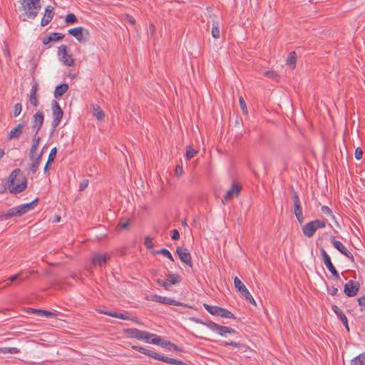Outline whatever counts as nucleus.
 Wrapping results in <instances>:
<instances>
[{
  "instance_id": "1",
  "label": "nucleus",
  "mask_w": 365,
  "mask_h": 365,
  "mask_svg": "<svg viewBox=\"0 0 365 365\" xmlns=\"http://www.w3.org/2000/svg\"><path fill=\"white\" fill-rule=\"evenodd\" d=\"M38 202V198H36L29 203L22 204L16 207L10 208L6 212H3L0 214V220H6L13 217H19L29 210H34Z\"/></svg>"
},
{
  "instance_id": "2",
  "label": "nucleus",
  "mask_w": 365,
  "mask_h": 365,
  "mask_svg": "<svg viewBox=\"0 0 365 365\" xmlns=\"http://www.w3.org/2000/svg\"><path fill=\"white\" fill-rule=\"evenodd\" d=\"M133 349L138 351H139L141 354H143L146 356H148L150 357H152L155 359L161 361L165 363L170 364H175V365H188L186 363L183 362L181 360L175 359L173 358L168 357L165 356H163L159 354L157 352H155L152 350L147 349L143 347L140 346H133Z\"/></svg>"
},
{
  "instance_id": "3",
  "label": "nucleus",
  "mask_w": 365,
  "mask_h": 365,
  "mask_svg": "<svg viewBox=\"0 0 365 365\" xmlns=\"http://www.w3.org/2000/svg\"><path fill=\"white\" fill-rule=\"evenodd\" d=\"M23 10L30 19H34L41 8L40 0H19Z\"/></svg>"
},
{
  "instance_id": "4",
  "label": "nucleus",
  "mask_w": 365,
  "mask_h": 365,
  "mask_svg": "<svg viewBox=\"0 0 365 365\" xmlns=\"http://www.w3.org/2000/svg\"><path fill=\"white\" fill-rule=\"evenodd\" d=\"M125 333L128 337L137 339L140 341H144L147 343H150L152 338H155V334L142 331L135 328L127 329Z\"/></svg>"
},
{
  "instance_id": "5",
  "label": "nucleus",
  "mask_w": 365,
  "mask_h": 365,
  "mask_svg": "<svg viewBox=\"0 0 365 365\" xmlns=\"http://www.w3.org/2000/svg\"><path fill=\"white\" fill-rule=\"evenodd\" d=\"M203 307L205 309L211 314L221 317L226 319H235V316L227 309L217 307V306H212L207 304L204 303Z\"/></svg>"
},
{
  "instance_id": "6",
  "label": "nucleus",
  "mask_w": 365,
  "mask_h": 365,
  "mask_svg": "<svg viewBox=\"0 0 365 365\" xmlns=\"http://www.w3.org/2000/svg\"><path fill=\"white\" fill-rule=\"evenodd\" d=\"M19 173L20 169H15L14 170L12 171L9 178V187L10 188V187L12 186V188L10 189V192L13 194L20 193L22 191H24L27 187L26 180L18 183L16 185L14 186L15 180Z\"/></svg>"
},
{
  "instance_id": "7",
  "label": "nucleus",
  "mask_w": 365,
  "mask_h": 365,
  "mask_svg": "<svg viewBox=\"0 0 365 365\" xmlns=\"http://www.w3.org/2000/svg\"><path fill=\"white\" fill-rule=\"evenodd\" d=\"M325 226L326 223L324 221L319 220H313L302 227V232L305 237L310 238L313 237L318 229L324 228Z\"/></svg>"
},
{
  "instance_id": "8",
  "label": "nucleus",
  "mask_w": 365,
  "mask_h": 365,
  "mask_svg": "<svg viewBox=\"0 0 365 365\" xmlns=\"http://www.w3.org/2000/svg\"><path fill=\"white\" fill-rule=\"evenodd\" d=\"M68 34L75 37L81 43H86L90 38L89 31L81 26L69 29Z\"/></svg>"
},
{
  "instance_id": "9",
  "label": "nucleus",
  "mask_w": 365,
  "mask_h": 365,
  "mask_svg": "<svg viewBox=\"0 0 365 365\" xmlns=\"http://www.w3.org/2000/svg\"><path fill=\"white\" fill-rule=\"evenodd\" d=\"M234 284L235 288L243 296L246 301L249 302L252 304L256 305L255 300L252 297V294L250 293L249 290L247 289L245 285L237 277H235L234 278Z\"/></svg>"
},
{
  "instance_id": "10",
  "label": "nucleus",
  "mask_w": 365,
  "mask_h": 365,
  "mask_svg": "<svg viewBox=\"0 0 365 365\" xmlns=\"http://www.w3.org/2000/svg\"><path fill=\"white\" fill-rule=\"evenodd\" d=\"M292 198L294 203V211L295 216L300 224H302L304 222L303 212L301 206V202L299 197L297 195V192L295 191L294 188L292 190Z\"/></svg>"
},
{
  "instance_id": "11",
  "label": "nucleus",
  "mask_w": 365,
  "mask_h": 365,
  "mask_svg": "<svg viewBox=\"0 0 365 365\" xmlns=\"http://www.w3.org/2000/svg\"><path fill=\"white\" fill-rule=\"evenodd\" d=\"M58 55L64 65L68 66L74 65V59L72 55L68 53L66 46L61 45L58 47Z\"/></svg>"
},
{
  "instance_id": "12",
  "label": "nucleus",
  "mask_w": 365,
  "mask_h": 365,
  "mask_svg": "<svg viewBox=\"0 0 365 365\" xmlns=\"http://www.w3.org/2000/svg\"><path fill=\"white\" fill-rule=\"evenodd\" d=\"M52 111H53V121H52V127L53 129L55 130L56 128L59 125L61 118L63 115V111L60 107L59 104L56 101H53L52 102Z\"/></svg>"
},
{
  "instance_id": "13",
  "label": "nucleus",
  "mask_w": 365,
  "mask_h": 365,
  "mask_svg": "<svg viewBox=\"0 0 365 365\" xmlns=\"http://www.w3.org/2000/svg\"><path fill=\"white\" fill-rule=\"evenodd\" d=\"M360 289V284L358 281L349 280L344 284V292L349 297H355Z\"/></svg>"
},
{
  "instance_id": "14",
  "label": "nucleus",
  "mask_w": 365,
  "mask_h": 365,
  "mask_svg": "<svg viewBox=\"0 0 365 365\" xmlns=\"http://www.w3.org/2000/svg\"><path fill=\"white\" fill-rule=\"evenodd\" d=\"M320 253L322 257L323 261L324 262V264L326 265L327 268L329 270V272L332 274V275L336 279H339V274L334 267V264L331 262V257L327 254V252L325 251L324 248L320 249Z\"/></svg>"
},
{
  "instance_id": "15",
  "label": "nucleus",
  "mask_w": 365,
  "mask_h": 365,
  "mask_svg": "<svg viewBox=\"0 0 365 365\" xmlns=\"http://www.w3.org/2000/svg\"><path fill=\"white\" fill-rule=\"evenodd\" d=\"M176 253L183 263L186 264L190 267H192L191 255L187 248L178 247L176 249Z\"/></svg>"
},
{
  "instance_id": "16",
  "label": "nucleus",
  "mask_w": 365,
  "mask_h": 365,
  "mask_svg": "<svg viewBox=\"0 0 365 365\" xmlns=\"http://www.w3.org/2000/svg\"><path fill=\"white\" fill-rule=\"evenodd\" d=\"M242 186L236 182L232 183L230 189H229L225 195L224 196V199L222 200L223 203H225V201L227 202L233 199L235 197H237L241 190H242Z\"/></svg>"
},
{
  "instance_id": "17",
  "label": "nucleus",
  "mask_w": 365,
  "mask_h": 365,
  "mask_svg": "<svg viewBox=\"0 0 365 365\" xmlns=\"http://www.w3.org/2000/svg\"><path fill=\"white\" fill-rule=\"evenodd\" d=\"M44 120V115L43 112L38 111L35 113L31 118L32 128L36 131V135H38V131L41 130Z\"/></svg>"
},
{
  "instance_id": "18",
  "label": "nucleus",
  "mask_w": 365,
  "mask_h": 365,
  "mask_svg": "<svg viewBox=\"0 0 365 365\" xmlns=\"http://www.w3.org/2000/svg\"><path fill=\"white\" fill-rule=\"evenodd\" d=\"M331 244L334 247L339 251L342 255L346 256L351 262H354V257L352 253L350 252L340 241L333 239L331 240Z\"/></svg>"
},
{
  "instance_id": "19",
  "label": "nucleus",
  "mask_w": 365,
  "mask_h": 365,
  "mask_svg": "<svg viewBox=\"0 0 365 365\" xmlns=\"http://www.w3.org/2000/svg\"><path fill=\"white\" fill-rule=\"evenodd\" d=\"M110 259V256L108 254H95L92 257V264L94 266L98 265L102 267L106 264Z\"/></svg>"
},
{
  "instance_id": "20",
  "label": "nucleus",
  "mask_w": 365,
  "mask_h": 365,
  "mask_svg": "<svg viewBox=\"0 0 365 365\" xmlns=\"http://www.w3.org/2000/svg\"><path fill=\"white\" fill-rule=\"evenodd\" d=\"M98 312H99V313H101V314H103L112 317L123 319V320H130L131 319L129 315H128L127 314L118 313L115 312H110V311L102 310V309H100ZM132 320L136 323H138V320L136 318L135 319H132Z\"/></svg>"
},
{
  "instance_id": "21",
  "label": "nucleus",
  "mask_w": 365,
  "mask_h": 365,
  "mask_svg": "<svg viewBox=\"0 0 365 365\" xmlns=\"http://www.w3.org/2000/svg\"><path fill=\"white\" fill-rule=\"evenodd\" d=\"M38 90V82H35L31 89L29 94V102L34 106L37 107L39 106V101L37 96V92Z\"/></svg>"
},
{
  "instance_id": "22",
  "label": "nucleus",
  "mask_w": 365,
  "mask_h": 365,
  "mask_svg": "<svg viewBox=\"0 0 365 365\" xmlns=\"http://www.w3.org/2000/svg\"><path fill=\"white\" fill-rule=\"evenodd\" d=\"M54 16L53 7L48 6L46 7L43 17L41 19V24L42 26L48 25L52 20Z\"/></svg>"
},
{
  "instance_id": "23",
  "label": "nucleus",
  "mask_w": 365,
  "mask_h": 365,
  "mask_svg": "<svg viewBox=\"0 0 365 365\" xmlns=\"http://www.w3.org/2000/svg\"><path fill=\"white\" fill-rule=\"evenodd\" d=\"M25 126V123H19L15 128H14L8 134L9 139H18L23 133V130Z\"/></svg>"
},
{
  "instance_id": "24",
  "label": "nucleus",
  "mask_w": 365,
  "mask_h": 365,
  "mask_svg": "<svg viewBox=\"0 0 365 365\" xmlns=\"http://www.w3.org/2000/svg\"><path fill=\"white\" fill-rule=\"evenodd\" d=\"M65 35L61 33L53 32L49 36L42 38V43L44 45L48 44L51 41H58L64 38Z\"/></svg>"
},
{
  "instance_id": "25",
  "label": "nucleus",
  "mask_w": 365,
  "mask_h": 365,
  "mask_svg": "<svg viewBox=\"0 0 365 365\" xmlns=\"http://www.w3.org/2000/svg\"><path fill=\"white\" fill-rule=\"evenodd\" d=\"M192 320L193 322H196V323L202 324L203 325H205L206 327H207L212 331L217 332L218 330L220 329V325L217 324V323H215V322H213L212 321H208V322H204L202 319L196 318V317H192Z\"/></svg>"
},
{
  "instance_id": "26",
  "label": "nucleus",
  "mask_w": 365,
  "mask_h": 365,
  "mask_svg": "<svg viewBox=\"0 0 365 365\" xmlns=\"http://www.w3.org/2000/svg\"><path fill=\"white\" fill-rule=\"evenodd\" d=\"M43 149H44V148ZM43 152V150H42L38 155H34V158H30V160L32 161V163L30 165V171L34 174L37 171L38 168Z\"/></svg>"
},
{
  "instance_id": "27",
  "label": "nucleus",
  "mask_w": 365,
  "mask_h": 365,
  "mask_svg": "<svg viewBox=\"0 0 365 365\" xmlns=\"http://www.w3.org/2000/svg\"><path fill=\"white\" fill-rule=\"evenodd\" d=\"M332 310L333 312L337 315L339 319L341 321L343 324L345 326L346 329L349 331V325H348V319L346 315L343 313V312L336 306L333 305L332 306Z\"/></svg>"
},
{
  "instance_id": "28",
  "label": "nucleus",
  "mask_w": 365,
  "mask_h": 365,
  "mask_svg": "<svg viewBox=\"0 0 365 365\" xmlns=\"http://www.w3.org/2000/svg\"><path fill=\"white\" fill-rule=\"evenodd\" d=\"M31 312L37 314L38 317H43L46 318H55L56 314L50 311L40 309H31Z\"/></svg>"
},
{
  "instance_id": "29",
  "label": "nucleus",
  "mask_w": 365,
  "mask_h": 365,
  "mask_svg": "<svg viewBox=\"0 0 365 365\" xmlns=\"http://www.w3.org/2000/svg\"><path fill=\"white\" fill-rule=\"evenodd\" d=\"M69 87L67 83H61L56 87L54 91V96L56 98H60L64 93H66Z\"/></svg>"
},
{
  "instance_id": "30",
  "label": "nucleus",
  "mask_w": 365,
  "mask_h": 365,
  "mask_svg": "<svg viewBox=\"0 0 365 365\" xmlns=\"http://www.w3.org/2000/svg\"><path fill=\"white\" fill-rule=\"evenodd\" d=\"M151 344L160 345L162 347L168 348L170 346L171 342L170 341H164L160 336L155 334V338H152L150 341Z\"/></svg>"
},
{
  "instance_id": "31",
  "label": "nucleus",
  "mask_w": 365,
  "mask_h": 365,
  "mask_svg": "<svg viewBox=\"0 0 365 365\" xmlns=\"http://www.w3.org/2000/svg\"><path fill=\"white\" fill-rule=\"evenodd\" d=\"M286 62L292 68H295L297 63V53L295 51H291L289 53Z\"/></svg>"
},
{
  "instance_id": "32",
  "label": "nucleus",
  "mask_w": 365,
  "mask_h": 365,
  "mask_svg": "<svg viewBox=\"0 0 365 365\" xmlns=\"http://www.w3.org/2000/svg\"><path fill=\"white\" fill-rule=\"evenodd\" d=\"M350 365H365V354L362 353L351 361Z\"/></svg>"
},
{
  "instance_id": "33",
  "label": "nucleus",
  "mask_w": 365,
  "mask_h": 365,
  "mask_svg": "<svg viewBox=\"0 0 365 365\" xmlns=\"http://www.w3.org/2000/svg\"><path fill=\"white\" fill-rule=\"evenodd\" d=\"M167 276L171 285L178 284L181 282V277L178 274H168Z\"/></svg>"
},
{
  "instance_id": "34",
  "label": "nucleus",
  "mask_w": 365,
  "mask_h": 365,
  "mask_svg": "<svg viewBox=\"0 0 365 365\" xmlns=\"http://www.w3.org/2000/svg\"><path fill=\"white\" fill-rule=\"evenodd\" d=\"M93 115L96 116L98 120H103L104 119L105 114L100 107L98 106H93Z\"/></svg>"
},
{
  "instance_id": "35",
  "label": "nucleus",
  "mask_w": 365,
  "mask_h": 365,
  "mask_svg": "<svg viewBox=\"0 0 365 365\" xmlns=\"http://www.w3.org/2000/svg\"><path fill=\"white\" fill-rule=\"evenodd\" d=\"M20 350L16 347H3L0 348V353L1 354H18Z\"/></svg>"
},
{
  "instance_id": "36",
  "label": "nucleus",
  "mask_w": 365,
  "mask_h": 365,
  "mask_svg": "<svg viewBox=\"0 0 365 365\" xmlns=\"http://www.w3.org/2000/svg\"><path fill=\"white\" fill-rule=\"evenodd\" d=\"M167 299L168 298L165 297H162V296L158 295V294H154V295L150 296V300L156 302H159V303H161L163 304H166Z\"/></svg>"
},
{
  "instance_id": "37",
  "label": "nucleus",
  "mask_w": 365,
  "mask_h": 365,
  "mask_svg": "<svg viewBox=\"0 0 365 365\" xmlns=\"http://www.w3.org/2000/svg\"><path fill=\"white\" fill-rule=\"evenodd\" d=\"M155 253L158 255H163V256L168 257L171 261H174L172 254L170 253V252L168 250H167L165 248H163L159 250H157L155 252Z\"/></svg>"
},
{
  "instance_id": "38",
  "label": "nucleus",
  "mask_w": 365,
  "mask_h": 365,
  "mask_svg": "<svg viewBox=\"0 0 365 365\" xmlns=\"http://www.w3.org/2000/svg\"><path fill=\"white\" fill-rule=\"evenodd\" d=\"M220 31L217 23H214L212 28V36L214 38H220Z\"/></svg>"
},
{
  "instance_id": "39",
  "label": "nucleus",
  "mask_w": 365,
  "mask_h": 365,
  "mask_svg": "<svg viewBox=\"0 0 365 365\" xmlns=\"http://www.w3.org/2000/svg\"><path fill=\"white\" fill-rule=\"evenodd\" d=\"M77 21L78 20H77L76 16L73 13H70V14H67L66 16V19H65V22L66 24H74L76 22H77Z\"/></svg>"
},
{
  "instance_id": "40",
  "label": "nucleus",
  "mask_w": 365,
  "mask_h": 365,
  "mask_svg": "<svg viewBox=\"0 0 365 365\" xmlns=\"http://www.w3.org/2000/svg\"><path fill=\"white\" fill-rule=\"evenodd\" d=\"M197 154V150L192 148H187L186 150V158L190 160Z\"/></svg>"
},
{
  "instance_id": "41",
  "label": "nucleus",
  "mask_w": 365,
  "mask_h": 365,
  "mask_svg": "<svg viewBox=\"0 0 365 365\" xmlns=\"http://www.w3.org/2000/svg\"><path fill=\"white\" fill-rule=\"evenodd\" d=\"M157 283L164 287L165 289H168V288L171 286L169 280L167 279L165 280L158 279L156 280Z\"/></svg>"
},
{
  "instance_id": "42",
  "label": "nucleus",
  "mask_w": 365,
  "mask_h": 365,
  "mask_svg": "<svg viewBox=\"0 0 365 365\" xmlns=\"http://www.w3.org/2000/svg\"><path fill=\"white\" fill-rule=\"evenodd\" d=\"M57 153L56 148H53L50 151L48 158V163H51L54 161L56 155Z\"/></svg>"
},
{
  "instance_id": "43",
  "label": "nucleus",
  "mask_w": 365,
  "mask_h": 365,
  "mask_svg": "<svg viewBox=\"0 0 365 365\" xmlns=\"http://www.w3.org/2000/svg\"><path fill=\"white\" fill-rule=\"evenodd\" d=\"M166 304H170V305H174V306H182V307H187V304L182 303V302H178V301H176L175 299H169L168 298L167 299V303Z\"/></svg>"
},
{
  "instance_id": "44",
  "label": "nucleus",
  "mask_w": 365,
  "mask_h": 365,
  "mask_svg": "<svg viewBox=\"0 0 365 365\" xmlns=\"http://www.w3.org/2000/svg\"><path fill=\"white\" fill-rule=\"evenodd\" d=\"M22 110V105L20 103H17L14 107V116L17 117Z\"/></svg>"
},
{
  "instance_id": "45",
  "label": "nucleus",
  "mask_w": 365,
  "mask_h": 365,
  "mask_svg": "<svg viewBox=\"0 0 365 365\" xmlns=\"http://www.w3.org/2000/svg\"><path fill=\"white\" fill-rule=\"evenodd\" d=\"M264 76L272 79H277L278 77L277 73L274 71H267L264 72Z\"/></svg>"
},
{
  "instance_id": "46",
  "label": "nucleus",
  "mask_w": 365,
  "mask_h": 365,
  "mask_svg": "<svg viewBox=\"0 0 365 365\" xmlns=\"http://www.w3.org/2000/svg\"><path fill=\"white\" fill-rule=\"evenodd\" d=\"M144 244L145 247L148 249H150L153 247V242L152 241V239L150 237H146L145 238Z\"/></svg>"
},
{
  "instance_id": "47",
  "label": "nucleus",
  "mask_w": 365,
  "mask_h": 365,
  "mask_svg": "<svg viewBox=\"0 0 365 365\" xmlns=\"http://www.w3.org/2000/svg\"><path fill=\"white\" fill-rule=\"evenodd\" d=\"M129 220L125 222H120L117 227L119 230H125L129 226Z\"/></svg>"
},
{
  "instance_id": "48",
  "label": "nucleus",
  "mask_w": 365,
  "mask_h": 365,
  "mask_svg": "<svg viewBox=\"0 0 365 365\" xmlns=\"http://www.w3.org/2000/svg\"><path fill=\"white\" fill-rule=\"evenodd\" d=\"M355 158L356 160H361L362 158V156H363V150H361V148H357L356 150H355Z\"/></svg>"
},
{
  "instance_id": "49",
  "label": "nucleus",
  "mask_w": 365,
  "mask_h": 365,
  "mask_svg": "<svg viewBox=\"0 0 365 365\" xmlns=\"http://www.w3.org/2000/svg\"><path fill=\"white\" fill-rule=\"evenodd\" d=\"M171 238L173 240H178L180 239V233L177 230H171Z\"/></svg>"
},
{
  "instance_id": "50",
  "label": "nucleus",
  "mask_w": 365,
  "mask_h": 365,
  "mask_svg": "<svg viewBox=\"0 0 365 365\" xmlns=\"http://www.w3.org/2000/svg\"><path fill=\"white\" fill-rule=\"evenodd\" d=\"M227 331H228V327L220 325L217 333L221 336H225L227 333Z\"/></svg>"
},
{
  "instance_id": "51",
  "label": "nucleus",
  "mask_w": 365,
  "mask_h": 365,
  "mask_svg": "<svg viewBox=\"0 0 365 365\" xmlns=\"http://www.w3.org/2000/svg\"><path fill=\"white\" fill-rule=\"evenodd\" d=\"M88 185V180H83L80 182L79 185V190L83 191L84 190Z\"/></svg>"
},
{
  "instance_id": "52",
  "label": "nucleus",
  "mask_w": 365,
  "mask_h": 365,
  "mask_svg": "<svg viewBox=\"0 0 365 365\" xmlns=\"http://www.w3.org/2000/svg\"><path fill=\"white\" fill-rule=\"evenodd\" d=\"M225 346H232L237 348H240L242 345L240 343L235 342V341H225L224 342Z\"/></svg>"
},
{
  "instance_id": "53",
  "label": "nucleus",
  "mask_w": 365,
  "mask_h": 365,
  "mask_svg": "<svg viewBox=\"0 0 365 365\" xmlns=\"http://www.w3.org/2000/svg\"><path fill=\"white\" fill-rule=\"evenodd\" d=\"M38 146L32 145L29 152V158H34V155H36V150Z\"/></svg>"
},
{
  "instance_id": "54",
  "label": "nucleus",
  "mask_w": 365,
  "mask_h": 365,
  "mask_svg": "<svg viewBox=\"0 0 365 365\" xmlns=\"http://www.w3.org/2000/svg\"><path fill=\"white\" fill-rule=\"evenodd\" d=\"M175 173L176 176H178V177L181 176L183 173L182 167L179 165H176Z\"/></svg>"
},
{
  "instance_id": "55",
  "label": "nucleus",
  "mask_w": 365,
  "mask_h": 365,
  "mask_svg": "<svg viewBox=\"0 0 365 365\" xmlns=\"http://www.w3.org/2000/svg\"><path fill=\"white\" fill-rule=\"evenodd\" d=\"M239 101H240V108L241 109L245 112V110H247V106H246V103L244 100V98L242 97H240V99H239Z\"/></svg>"
},
{
  "instance_id": "56",
  "label": "nucleus",
  "mask_w": 365,
  "mask_h": 365,
  "mask_svg": "<svg viewBox=\"0 0 365 365\" xmlns=\"http://www.w3.org/2000/svg\"><path fill=\"white\" fill-rule=\"evenodd\" d=\"M40 140H41V137L38 136L35 133L34 136V138L32 139V142H33L32 145H35L36 146H38Z\"/></svg>"
},
{
  "instance_id": "57",
  "label": "nucleus",
  "mask_w": 365,
  "mask_h": 365,
  "mask_svg": "<svg viewBox=\"0 0 365 365\" xmlns=\"http://www.w3.org/2000/svg\"><path fill=\"white\" fill-rule=\"evenodd\" d=\"M328 292L330 294L334 296L337 294L338 289L335 287H331L330 288H328Z\"/></svg>"
},
{
  "instance_id": "58",
  "label": "nucleus",
  "mask_w": 365,
  "mask_h": 365,
  "mask_svg": "<svg viewBox=\"0 0 365 365\" xmlns=\"http://www.w3.org/2000/svg\"><path fill=\"white\" fill-rule=\"evenodd\" d=\"M322 211L323 213L327 214V215H331L332 212L331 209L329 207L325 206V205L322 207Z\"/></svg>"
},
{
  "instance_id": "59",
  "label": "nucleus",
  "mask_w": 365,
  "mask_h": 365,
  "mask_svg": "<svg viewBox=\"0 0 365 365\" xmlns=\"http://www.w3.org/2000/svg\"><path fill=\"white\" fill-rule=\"evenodd\" d=\"M357 301H358V303L359 305H361V307L365 308V297L364 296L358 298Z\"/></svg>"
},
{
  "instance_id": "60",
  "label": "nucleus",
  "mask_w": 365,
  "mask_h": 365,
  "mask_svg": "<svg viewBox=\"0 0 365 365\" xmlns=\"http://www.w3.org/2000/svg\"><path fill=\"white\" fill-rule=\"evenodd\" d=\"M168 349H169L170 351H171V350H173V351H180V349L178 348V346L176 344H173V343H172V342H171V344H170V346L168 347Z\"/></svg>"
},
{
  "instance_id": "61",
  "label": "nucleus",
  "mask_w": 365,
  "mask_h": 365,
  "mask_svg": "<svg viewBox=\"0 0 365 365\" xmlns=\"http://www.w3.org/2000/svg\"><path fill=\"white\" fill-rule=\"evenodd\" d=\"M20 276H21V273H18L16 274H14V275L10 277L9 280L11 282H15L16 280H17L19 278Z\"/></svg>"
},
{
  "instance_id": "62",
  "label": "nucleus",
  "mask_w": 365,
  "mask_h": 365,
  "mask_svg": "<svg viewBox=\"0 0 365 365\" xmlns=\"http://www.w3.org/2000/svg\"><path fill=\"white\" fill-rule=\"evenodd\" d=\"M128 20L129 23H130L132 24H135V19L131 16H128Z\"/></svg>"
},
{
  "instance_id": "63",
  "label": "nucleus",
  "mask_w": 365,
  "mask_h": 365,
  "mask_svg": "<svg viewBox=\"0 0 365 365\" xmlns=\"http://www.w3.org/2000/svg\"><path fill=\"white\" fill-rule=\"evenodd\" d=\"M227 332L230 334H234L236 333V330L232 328L228 327V331H227Z\"/></svg>"
},
{
  "instance_id": "64",
  "label": "nucleus",
  "mask_w": 365,
  "mask_h": 365,
  "mask_svg": "<svg viewBox=\"0 0 365 365\" xmlns=\"http://www.w3.org/2000/svg\"><path fill=\"white\" fill-rule=\"evenodd\" d=\"M150 29L152 31V33H153L155 31V26L153 24H150Z\"/></svg>"
}]
</instances>
